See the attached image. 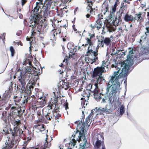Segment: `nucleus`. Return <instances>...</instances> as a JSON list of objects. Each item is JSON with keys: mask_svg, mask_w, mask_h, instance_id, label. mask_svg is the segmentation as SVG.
Instances as JSON below:
<instances>
[{"mask_svg": "<svg viewBox=\"0 0 149 149\" xmlns=\"http://www.w3.org/2000/svg\"><path fill=\"white\" fill-rule=\"evenodd\" d=\"M120 69V68H119L118 70L114 71L113 75L111 77V79L107 85L106 92L104 94L101 93H100V99H102L103 103H107L108 101H109V93L110 91H111L113 86H115L118 88L119 94L120 93V82L118 79L122 78L120 77V76H118V75Z\"/></svg>", "mask_w": 149, "mask_h": 149, "instance_id": "1", "label": "nucleus"}, {"mask_svg": "<svg viewBox=\"0 0 149 149\" xmlns=\"http://www.w3.org/2000/svg\"><path fill=\"white\" fill-rule=\"evenodd\" d=\"M118 89L114 86L112 87L111 91L109 92L108 101L109 103L107 104L105 108L106 112L110 113L112 111L111 108L113 103L115 108L118 107L121 104V103L119 100V91Z\"/></svg>", "mask_w": 149, "mask_h": 149, "instance_id": "2", "label": "nucleus"}, {"mask_svg": "<svg viewBox=\"0 0 149 149\" xmlns=\"http://www.w3.org/2000/svg\"><path fill=\"white\" fill-rule=\"evenodd\" d=\"M133 53L132 49L130 50L129 53L127 56V59L125 62H121L120 64V67H118V66L114 65V67L116 68L117 70L119 68H120L119 73L118 74V76L122 78L127 76L129 74V70L130 67L133 64L131 58V54Z\"/></svg>", "mask_w": 149, "mask_h": 149, "instance_id": "3", "label": "nucleus"}, {"mask_svg": "<svg viewBox=\"0 0 149 149\" xmlns=\"http://www.w3.org/2000/svg\"><path fill=\"white\" fill-rule=\"evenodd\" d=\"M40 6H36L33 9V12L34 13L31 15V18L30 20L31 25H29L30 27H31L33 29L35 28L36 25L39 23L40 20L41 18V16L40 15L41 11H38Z\"/></svg>", "mask_w": 149, "mask_h": 149, "instance_id": "4", "label": "nucleus"}, {"mask_svg": "<svg viewBox=\"0 0 149 149\" xmlns=\"http://www.w3.org/2000/svg\"><path fill=\"white\" fill-rule=\"evenodd\" d=\"M74 123L77 124V131L75 134H76L77 133L79 132V135L78 136V137L79 139H81V137H83L84 136V129L85 125L81 121V120L80 121L79 120L76 121L74 122Z\"/></svg>", "mask_w": 149, "mask_h": 149, "instance_id": "5", "label": "nucleus"}, {"mask_svg": "<svg viewBox=\"0 0 149 149\" xmlns=\"http://www.w3.org/2000/svg\"><path fill=\"white\" fill-rule=\"evenodd\" d=\"M25 75L23 76L22 77H18V80L20 83L19 86L20 88L19 89V91L21 93H23L25 92L26 91L25 85L26 81H29V75H27L26 77H25Z\"/></svg>", "mask_w": 149, "mask_h": 149, "instance_id": "6", "label": "nucleus"}, {"mask_svg": "<svg viewBox=\"0 0 149 149\" xmlns=\"http://www.w3.org/2000/svg\"><path fill=\"white\" fill-rule=\"evenodd\" d=\"M87 55L90 56V63L93 64L95 62L96 60H97V51L93 50V48H90L88 47V51L86 52Z\"/></svg>", "mask_w": 149, "mask_h": 149, "instance_id": "7", "label": "nucleus"}, {"mask_svg": "<svg viewBox=\"0 0 149 149\" xmlns=\"http://www.w3.org/2000/svg\"><path fill=\"white\" fill-rule=\"evenodd\" d=\"M10 130L12 135V139H13L15 141L16 140L17 142H18L20 140V136L23 132L22 130L14 127L13 131L11 129H10Z\"/></svg>", "mask_w": 149, "mask_h": 149, "instance_id": "8", "label": "nucleus"}, {"mask_svg": "<svg viewBox=\"0 0 149 149\" xmlns=\"http://www.w3.org/2000/svg\"><path fill=\"white\" fill-rule=\"evenodd\" d=\"M32 68L30 66H27L25 68L24 70L22 72H21L19 77H22L25 75V77H26L27 75H29V81H30L33 76V72H31Z\"/></svg>", "mask_w": 149, "mask_h": 149, "instance_id": "9", "label": "nucleus"}, {"mask_svg": "<svg viewBox=\"0 0 149 149\" xmlns=\"http://www.w3.org/2000/svg\"><path fill=\"white\" fill-rule=\"evenodd\" d=\"M117 6V2L116 1L112 9V10L110 12V14L108 16V18L110 21L113 23H115L117 21V17H115L114 13L116 12V8Z\"/></svg>", "mask_w": 149, "mask_h": 149, "instance_id": "10", "label": "nucleus"}, {"mask_svg": "<svg viewBox=\"0 0 149 149\" xmlns=\"http://www.w3.org/2000/svg\"><path fill=\"white\" fill-rule=\"evenodd\" d=\"M105 68L103 67H97L94 68L93 74V77H96L102 76V74L104 71Z\"/></svg>", "mask_w": 149, "mask_h": 149, "instance_id": "11", "label": "nucleus"}, {"mask_svg": "<svg viewBox=\"0 0 149 149\" xmlns=\"http://www.w3.org/2000/svg\"><path fill=\"white\" fill-rule=\"evenodd\" d=\"M17 143L16 140L15 141L13 139H12L11 141H8V143L7 142H5V145L3 146V149H12L14 145Z\"/></svg>", "mask_w": 149, "mask_h": 149, "instance_id": "12", "label": "nucleus"}, {"mask_svg": "<svg viewBox=\"0 0 149 149\" xmlns=\"http://www.w3.org/2000/svg\"><path fill=\"white\" fill-rule=\"evenodd\" d=\"M127 4L126 3H122L120 9V12L121 14H124L126 12L127 9Z\"/></svg>", "mask_w": 149, "mask_h": 149, "instance_id": "13", "label": "nucleus"}, {"mask_svg": "<svg viewBox=\"0 0 149 149\" xmlns=\"http://www.w3.org/2000/svg\"><path fill=\"white\" fill-rule=\"evenodd\" d=\"M43 124L36 125L33 127V131L36 133H39L40 132V129L43 128Z\"/></svg>", "mask_w": 149, "mask_h": 149, "instance_id": "14", "label": "nucleus"}, {"mask_svg": "<svg viewBox=\"0 0 149 149\" xmlns=\"http://www.w3.org/2000/svg\"><path fill=\"white\" fill-rule=\"evenodd\" d=\"M124 19L125 21L127 22L133 21L134 20V17L131 15L127 13L125 15Z\"/></svg>", "mask_w": 149, "mask_h": 149, "instance_id": "15", "label": "nucleus"}, {"mask_svg": "<svg viewBox=\"0 0 149 149\" xmlns=\"http://www.w3.org/2000/svg\"><path fill=\"white\" fill-rule=\"evenodd\" d=\"M149 48L145 46L142 47L141 51V54L142 55H145L148 54V53Z\"/></svg>", "mask_w": 149, "mask_h": 149, "instance_id": "16", "label": "nucleus"}, {"mask_svg": "<svg viewBox=\"0 0 149 149\" xmlns=\"http://www.w3.org/2000/svg\"><path fill=\"white\" fill-rule=\"evenodd\" d=\"M54 114L52 111L51 112H48L45 115L46 119L48 120H50L51 118H52L54 116Z\"/></svg>", "mask_w": 149, "mask_h": 149, "instance_id": "17", "label": "nucleus"}, {"mask_svg": "<svg viewBox=\"0 0 149 149\" xmlns=\"http://www.w3.org/2000/svg\"><path fill=\"white\" fill-rule=\"evenodd\" d=\"M86 43L84 44H83L82 45V46H84V47H86L87 45H88V47H89L90 48H92V43L91 42V38H86Z\"/></svg>", "mask_w": 149, "mask_h": 149, "instance_id": "18", "label": "nucleus"}, {"mask_svg": "<svg viewBox=\"0 0 149 149\" xmlns=\"http://www.w3.org/2000/svg\"><path fill=\"white\" fill-rule=\"evenodd\" d=\"M141 14L139 13L138 14H136L134 17L133 21H135L137 20V22H141L142 19V17H141Z\"/></svg>", "mask_w": 149, "mask_h": 149, "instance_id": "19", "label": "nucleus"}, {"mask_svg": "<svg viewBox=\"0 0 149 149\" xmlns=\"http://www.w3.org/2000/svg\"><path fill=\"white\" fill-rule=\"evenodd\" d=\"M111 40H110V38H106L104 39V43L102 46V47H103L104 44H105L107 46L110 43Z\"/></svg>", "mask_w": 149, "mask_h": 149, "instance_id": "20", "label": "nucleus"}, {"mask_svg": "<svg viewBox=\"0 0 149 149\" xmlns=\"http://www.w3.org/2000/svg\"><path fill=\"white\" fill-rule=\"evenodd\" d=\"M93 93L94 98L96 100L98 101L99 100H100V93L99 94L97 91H95V92H93Z\"/></svg>", "mask_w": 149, "mask_h": 149, "instance_id": "21", "label": "nucleus"}, {"mask_svg": "<svg viewBox=\"0 0 149 149\" xmlns=\"http://www.w3.org/2000/svg\"><path fill=\"white\" fill-rule=\"evenodd\" d=\"M95 28H96L98 30L102 26L101 22H100V21H99L98 19L96 21V23L95 24Z\"/></svg>", "mask_w": 149, "mask_h": 149, "instance_id": "22", "label": "nucleus"}, {"mask_svg": "<svg viewBox=\"0 0 149 149\" xmlns=\"http://www.w3.org/2000/svg\"><path fill=\"white\" fill-rule=\"evenodd\" d=\"M98 76V78L97 79H96V83L95 84L96 88L97 87L98 84L100 83V82L102 81V79L103 78L102 76Z\"/></svg>", "mask_w": 149, "mask_h": 149, "instance_id": "23", "label": "nucleus"}, {"mask_svg": "<svg viewBox=\"0 0 149 149\" xmlns=\"http://www.w3.org/2000/svg\"><path fill=\"white\" fill-rule=\"evenodd\" d=\"M95 110L99 112L100 113H102L104 112L105 111L106 112L105 108H104L101 107H96Z\"/></svg>", "mask_w": 149, "mask_h": 149, "instance_id": "24", "label": "nucleus"}, {"mask_svg": "<svg viewBox=\"0 0 149 149\" xmlns=\"http://www.w3.org/2000/svg\"><path fill=\"white\" fill-rule=\"evenodd\" d=\"M25 111V108L24 107H21L20 108V109L19 110L18 114H17V115L19 116H21L23 113H24Z\"/></svg>", "mask_w": 149, "mask_h": 149, "instance_id": "25", "label": "nucleus"}, {"mask_svg": "<svg viewBox=\"0 0 149 149\" xmlns=\"http://www.w3.org/2000/svg\"><path fill=\"white\" fill-rule=\"evenodd\" d=\"M122 14H121V13L120 12L117 16V19H118V21L116 22L117 25L119 24V22L122 20L121 17L122 16Z\"/></svg>", "mask_w": 149, "mask_h": 149, "instance_id": "26", "label": "nucleus"}, {"mask_svg": "<svg viewBox=\"0 0 149 149\" xmlns=\"http://www.w3.org/2000/svg\"><path fill=\"white\" fill-rule=\"evenodd\" d=\"M88 6L89 7V8L90 9L89 12L91 14H92L93 10H92V6L93 5V3L92 1H89L88 0Z\"/></svg>", "mask_w": 149, "mask_h": 149, "instance_id": "27", "label": "nucleus"}, {"mask_svg": "<svg viewBox=\"0 0 149 149\" xmlns=\"http://www.w3.org/2000/svg\"><path fill=\"white\" fill-rule=\"evenodd\" d=\"M20 123V121L19 120H15L13 121V125L15 127H14L16 128V127L18 126Z\"/></svg>", "mask_w": 149, "mask_h": 149, "instance_id": "28", "label": "nucleus"}, {"mask_svg": "<svg viewBox=\"0 0 149 149\" xmlns=\"http://www.w3.org/2000/svg\"><path fill=\"white\" fill-rule=\"evenodd\" d=\"M72 136L73 137V138L72 139V140L70 141V142L69 143V145H70L71 144V145H73V147H74L75 145L76 141L74 139L75 135H72Z\"/></svg>", "mask_w": 149, "mask_h": 149, "instance_id": "29", "label": "nucleus"}, {"mask_svg": "<svg viewBox=\"0 0 149 149\" xmlns=\"http://www.w3.org/2000/svg\"><path fill=\"white\" fill-rule=\"evenodd\" d=\"M24 97V99L22 100V101H21V104L23 106L25 105L28 102L27 97H26L25 96Z\"/></svg>", "mask_w": 149, "mask_h": 149, "instance_id": "30", "label": "nucleus"}, {"mask_svg": "<svg viewBox=\"0 0 149 149\" xmlns=\"http://www.w3.org/2000/svg\"><path fill=\"white\" fill-rule=\"evenodd\" d=\"M19 110L17 109V108L15 107H11V111L13 113L15 114V113H17L18 114Z\"/></svg>", "mask_w": 149, "mask_h": 149, "instance_id": "31", "label": "nucleus"}, {"mask_svg": "<svg viewBox=\"0 0 149 149\" xmlns=\"http://www.w3.org/2000/svg\"><path fill=\"white\" fill-rule=\"evenodd\" d=\"M46 137L45 138V141H46L44 144V148H45V149H46L47 148H48L49 147V146L48 145V142L47 141V138L48 137V135L46 134Z\"/></svg>", "mask_w": 149, "mask_h": 149, "instance_id": "32", "label": "nucleus"}, {"mask_svg": "<svg viewBox=\"0 0 149 149\" xmlns=\"http://www.w3.org/2000/svg\"><path fill=\"white\" fill-rule=\"evenodd\" d=\"M10 50L11 52V56H13L15 53V50L13 46H11L10 47Z\"/></svg>", "mask_w": 149, "mask_h": 149, "instance_id": "33", "label": "nucleus"}, {"mask_svg": "<svg viewBox=\"0 0 149 149\" xmlns=\"http://www.w3.org/2000/svg\"><path fill=\"white\" fill-rule=\"evenodd\" d=\"M120 114L121 115H122L124 113V112L125 111V108L124 107L123 105H121V107L120 108Z\"/></svg>", "mask_w": 149, "mask_h": 149, "instance_id": "34", "label": "nucleus"}, {"mask_svg": "<svg viewBox=\"0 0 149 149\" xmlns=\"http://www.w3.org/2000/svg\"><path fill=\"white\" fill-rule=\"evenodd\" d=\"M36 70H35V72L36 73H34V72L33 73V76H37L38 75V74L40 73V70L39 69H37L36 68H34Z\"/></svg>", "mask_w": 149, "mask_h": 149, "instance_id": "35", "label": "nucleus"}, {"mask_svg": "<svg viewBox=\"0 0 149 149\" xmlns=\"http://www.w3.org/2000/svg\"><path fill=\"white\" fill-rule=\"evenodd\" d=\"M96 111H97L95 109L92 110L91 113L88 115V117H89V118H90L91 117H93V115L94 114V113H96Z\"/></svg>", "mask_w": 149, "mask_h": 149, "instance_id": "36", "label": "nucleus"}, {"mask_svg": "<svg viewBox=\"0 0 149 149\" xmlns=\"http://www.w3.org/2000/svg\"><path fill=\"white\" fill-rule=\"evenodd\" d=\"M27 89L28 90V92L30 93V92L31 91V90H32L33 89V86L32 85H29L28 87L27 86Z\"/></svg>", "mask_w": 149, "mask_h": 149, "instance_id": "37", "label": "nucleus"}, {"mask_svg": "<svg viewBox=\"0 0 149 149\" xmlns=\"http://www.w3.org/2000/svg\"><path fill=\"white\" fill-rule=\"evenodd\" d=\"M87 143V141H86L82 145V146L81 144L80 145V147L82 149H85V148H87V147H86V144Z\"/></svg>", "mask_w": 149, "mask_h": 149, "instance_id": "38", "label": "nucleus"}, {"mask_svg": "<svg viewBox=\"0 0 149 149\" xmlns=\"http://www.w3.org/2000/svg\"><path fill=\"white\" fill-rule=\"evenodd\" d=\"M70 87L69 84L67 83L64 82L63 84V87L65 90H67L68 88Z\"/></svg>", "mask_w": 149, "mask_h": 149, "instance_id": "39", "label": "nucleus"}, {"mask_svg": "<svg viewBox=\"0 0 149 149\" xmlns=\"http://www.w3.org/2000/svg\"><path fill=\"white\" fill-rule=\"evenodd\" d=\"M146 38V36H142L141 37V39L140 40V43H142L145 40Z\"/></svg>", "mask_w": 149, "mask_h": 149, "instance_id": "40", "label": "nucleus"}, {"mask_svg": "<svg viewBox=\"0 0 149 149\" xmlns=\"http://www.w3.org/2000/svg\"><path fill=\"white\" fill-rule=\"evenodd\" d=\"M108 11V7L106 6L104 7V10H102V12H103V13L104 15H105L107 12Z\"/></svg>", "mask_w": 149, "mask_h": 149, "instance_id": "41", "label": "nucleus"}, {"mask_svg": "<svg viewBox=\"0 0 149 149\" xmlns=\"http://www.w3.org/2000/svg\"><path fill=\"white\" fill-rule=\"evenodd\" d=\"M54 107L55 108H54V110L53 111H52L54 113V112L56 113H58V112H59V111H58V108L57 107L56 108V105H55Z\"/></svg>", "mask_w": 149, "mask_h": 149, "instance_id": "42", "label": "nucleus"}, {"mask_svg": "<svg viewBox=\"0 0 149 149\" xmlns=\"http://www.w3.org/2000/svg\"><path fill=\"white\" fill-rule=\"evenodd\" d=\"M90 118L89 117H88V116L86 118L85 121L84 123L85 125L86 124H88V123H89L90 121Z\"/></svg>", "mask_w": 149, "mask_h": 149, "instance_id": "43", "label": "nucleus"}, {"mask_svg": "<svg viewBox=\"0 0 149 149\" xmlns=\"http://www.w3.org/2000/svg\"><path fill=\"white\" fill-rule=\"evenodd\" d=\"M39 102L40 103L41 105H43L44 104H45L46 102L45 99H42L41 101H39Z\"/></svg>", "mask_w": 149, "mask_h": 149, "instance_id": "44", "label": "nucleus"}, {"mask_svg": "<svg viewBox=\"0 0 149 149\" xmlns=\"http://www.w3.org/2000/svg\"><path fill=\"white\" fill-rule=\"evenodd\" d=\"M85 60L86 62L87 63H90V56L85 57Z\"/></svg>", "mask_w": 149, "mask_h": 149, "instance_id": "45", "label": "nucleus"}, {"mask_svg": "<svg viewBox=\"0 0 149 149\" xmlns=\"http://www.w3.org/2000/svg\"><path fill=\"white\" fill-rule=\"evenodd\" d=\"M44 126H45V125L43 124V128L40 129V132H41L42 134L44 133V132L45 131V132H47L46 133H47V130H45L44 127Z\"/></svg>", "mask_w": 149, "mask_h": 149, "instance_id": "46", "label": "nucleus"}, {"mask_svg": "<svg viewBox=\"0 0 149 149\" xmlns=\"http://www.w3.org/2000/svg\"><path fill=\"white\" fill-rule=\"evenodd\" d=\"M101 38H102V39L99 38L98 40V42H104V37L102 36H101Z\"/></svg>", "mask_w": 149, "mask_h": 149, "instance_id": "47", "label": "nucleus"}, {"mask_svg": "<svg viewBox=\"0 0 149 149\" xmlns=\"http://www.w3.org/2000/svg\"><path fill=\"white\" fill-rule=\"evenodd\" d=\"M76 33H78L79 34V36H80L81 38L82 36H83V33H82L81 34V32L79 31H78L76 32Z\"/></svg>", "mask_w": 149, "mask_h": 149, "instance_id": "48", "label": "nucleus"}, {"mask_svg": "<svg viewBox=\"0 0 149 149\" xmlns=\"http://www.w3.org/2000/svg\"><path fill=\"white\" fill-rule=\"evenodd\" d=\"M149 28L148 27H146V31L145 32V34H146V33H149Z\"/></svg>", "mask_w": 149, "mask_h": 149, "instance_id": "49", "label": "nucleus"}, {"mask_svg": "<svg viewBox=\"0 0 149 149\" xmlns=\"http://www.w3.org/2000/svg\"><path fill=\"white\" fill-rule=\"evenodd\" d=\"M45 97H40L38 99V102H39L40 101V100H42V99H45Z\"/></svg>", "mask_w": 149, "mask_h": 149, "instance_id": "50", "label": "nucleus"}, {"mask_svg": "<svg viewBox=\"0 0 149 149\" xmlns=\"http://www.w3.org/2000/svg\"><path fill=\"white\" fill-rule=\"evenodd\" d=\"M72 0H64V2L66 4V3H68L70 2Z\"/></svg>", "mask_w": 149, "mask_h": 149, "instance_id": "51", "label": "nucleus"}, {"mask_svg": "<svg viewBox=\"0 0 149 149\" xmlns=\"http://www.w3.org/2000/svg\"><path fill=\"white\" fill-rule=\"evenodd\" d=\"M26 1V0H22V5L23 6Z\"/></svg>", "mask_w": 149, "mask_h": 149, "instance_id": "52", "label": "nucleus"}, {"mask_svg": "<svg viewBox=\"0 0 149 149\" xmlns=\"http://www.w3.org/2000/svg\"><path fill=\"white\" fill-rule=\"evenodd\" d=\"M124 2L128 3H130V2L129 0H124Z\"/></svg>", "mask_w": 149, "mask_h": 149, "instance_id": "53", "label": "nucleus"}, {"mask_svg": "<svg viewBox=\"0 0 149 149\" xmlns=\"http://www.w3.org/2000/svg\"><path fill=\"white\" fill-rule=\"evenodd\" d=\"M89 36H90V38H91H91H93V37L94 35H91L90 34L89 35Z\"/></svg>", "mask_w": 149, "mask_h": 149, "instance_id": "54", "label": "nucleus"}, {"mask_svg": "<svg viewBox=\"0 0 149 149\" xmlns=\"http://www.w3.org/2000/svg\"><path fill=\"white\" fill-rule=\"evenodd\" d=\"M54 107V105H52V106L51 105H50L48 107L50 109H51L53 108V107Z\"/></svg>", "mask_w": 149, "mask_h": 149, "instance_id": "55", "label": "nucleus"}, {"mask_svg": "<svg viewBox=\"0 0 149 149\" xmlns=\"http://www.w3.org/2000/svg\"><path fill=\"white\" fill-rule=\"evenodd\" d=\"M90 26L92 27L93 29L95 28V24L93 25L92 24H91L90 25Z\"/></svg>", "mask_w": 149, "mask_h": 149, "instance_id": "56", "label": "nucleus"}, {"mask_svg": "<svg viewBox=\"0 0 149 149\" xmlns=\"http://www.w3.org/2000/svg\"><path fill=\"white\" fill-rule=\"evenodd\" d=\"M45 1H47V3H49V4H50V3H52V2H51V0H45Z\"/></svg>", "mask_w": 149, "mask_h": 149, "instance_id": "57", "label": "nucleus"}, {"mask_svg": "<svg viewBox=\"0 0 149 149\" xmlns=\"http://www.w3.org/2000/svg\"><path fill=\"white\" fill-rule=\"evenodd\" d=\"M68 109V104L67 103L65 105V109L66 110L67 109Z\"/></svg>", "mask_w": 149, "mask_h": 149, "instance_id": "58", "label": "nucleus"}, {"mask_svg": "<svg viewBox=\"0 0 149 149\" xmlns=\"http://www.w3.org/2000/svg\"><path fill=\"white\" fill-rule=\"evenodd\" d=\"M3 131L4 132L5 134H7L8 133V131L6 130H5L4 129L3 130Z\"/></svg>", "mask_w": 149, "mask_h": 149, "instance_id": "59", "label": "nucleus"}, {"mask_svg": "<svg viewBox=\"0 0 149 149\" xmlns=\"http://www.w3.org/2000/svg\"><path fill=\"white\" fill-rule=\"evenodd\" d=\"M104 42H99V43L98 44V46H100L101 45H102V43H103Z\"/></svg>", "mask_w": 149, "mask_h": 149, "instance_id": "60", "label": "nucleus"}, {"mask_svg": "<svg viewBox=\"0 0 149 149\" xmlns=\"http://www.w3.org/2000/svg\"><path fill=\"white\" fill-rule=\"evenodd\" d=\"M4 102V101L3 99H1V100H0V103H3Z\"/></svg>", "mask_w": 149, "mask_h": 149, "instance_id": "61", "label": "nucleus"}, {"mask_svg": "<svg viewBox=\"0 0 149 149\" xmlns=\"http://www.w3.org/2000/svg\"><path fill=\"white\" fill-rule=\"evenodd\" d=\"M86 16L87 18H88L90 17V15L89 14H88L86 15Z\"/></svg>", "mask_w": 149, "mask_h": 149, "instance_id": "62", "label": "nucleus"}, {"mask_svg": "<svg viewBox=\"0 0 149 149\" xmlns=\"http://www.w3.org/2000/svg\"><path fill=\"white\" fill-rule=\"evenodd\" d=\"M39 4H42V0H41V1H40L39 2H38Z\"/></svg>", "mask_w": 149, "mask_h": 149, "instance_id": "63", "label": "nucleus"}, {"mask_svg": "<svg viewBox=\"0 0 149 149\" xmlns=\"http://www.w3.org/2000/svg\"><path fill=\"white\" fill-rule=\"evenodd\" d=\"M74 53H73V54L72 53H70L69 54V57H71L72 56V55H74Z\"/></svg>", "mask_w": 149, "mask_h": 149, "instance_id": "64", "label": "nucleus"}]
</instances>
